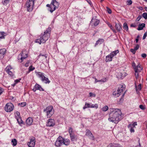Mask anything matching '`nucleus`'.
Listing matches in <instances>:
<instances>
[{
  "label": "nucleus",
  "instance_id": "nucleus-1",
  "mask_svg": "<svg viewBox=\"0 0 147 147\" xmlns=\"http://www.w3.org/2000/svg\"><path fill=\"white\" fill-rule=\"evenodd\" d=\"M123 117V115L120 109H112L111 110L108 120L110 121L117 124Z\"/></svg>",
  "mask_w": 147,
  "mask_h": 147
},
{
  "label": "nucleus",
  "instance_id": "nucleus-2",
  "mask_svg": "<svg viewBox=\"0 0 147 147\" xmlns=\"http://www.w3.org/2000/svg\"><path fill=\"white\" fill-rule=\"evenodd\" d=\"M70 141L68 139H64L61 136H59L55 142V145L57 147H60L62 144L68 146L70 144Z\"/></svg>",
  "mask_w": 147,
  "mask_h": 147
},
{
  "label": "nucleus",
  "instance_id": "nucleus-3",
  "mask_svg": "<svg viewBox=\"0 0 147 147\" xmlns=\"http://www.w3.org/2000/svg\"><path fill=\"white\" fill-rule=\"evenodd\" d=\"M43 111L47 113V116L48 118L51 117L54 114V110L52 106L50 105L47 107L46 109H44Z\"/></svg>",
  "mask_w": 147,
  "mask_h": 147
},
{
  "label": "nucleus",
  "instance_id": "nucleus-4",
  "mask_svg": "<svg viewBox=\"0 0 147 147\" xmlns=\"http://www.w3.org/2000/svg\"><path fill=\"white\" fill-rule=\"evenodd\" d=\"M36 75L38 77L40 78L41 80L43 82H44L46 84L49 83L50 82V81L49 80L48 78L46 77L43 74L40 72H37Z\"/></svg>",
  "mask_w": 147,
  "mask_h": 147
},
{
  "label": "nucleus",
  "instance_id": "nucleus-5",
  "mask_svg": "<svg viewBox=\"0 0 147 147\" xmlns=\"http://www.w3.org/2000/svg\"><path fill=\"white\" fill-rule=\"evenodd\" d=\"M28 53L25 50H23L18 56V58L20 59L21 61L22 62L23 60L28 57Z\"/></svg>",
  "mask_w": 147,
  "mask_h": 147
},
{
  "label": "nucleus",
  "instance_id": "nucleus-6",
  "mask_svg": "<svg viewBox=\"0 0 147 147\" xmlns=\"http://www.w3.org/2000/svg\"><path fill=\"white\" fill-rule=\"evenodd\" d=\"M14 108V106L11 103L8 102L5 105V110L7 112H9L13 110Z\"/></svg>",
  "mask_w": 147,
  "mask_h": 147
},
{
  "label": "nucleus",
  "instance_id": "nucleus-7",
  "mask_svg": "<svg viewBox=\"0 0 147 147\" xmlns=\"http://www.w3.org/2000/svg\"><path fill=\"white\" fill-rule=\"evenodd\" d=\"M26 5L27 11H31L33 10L34 7V3L32 2V1L30 2V0H28L26 3Z\"/></svg>",
  "mask_w": 147,
  "mask_h": 147
},
{
  "label": "nucleus",
  "instance_id": "nucleus-8",
  "mask_svg": "<svg viewBox=\"0 0 147 147\" xmlns=\"http://www.w3.org/2000/svg\"><path fill=\"white\" fill-rule=\"evenodd\" d=\"M51 4V7H53V9H51L50 10V12L52 13L57 8L59 5V3L56 0H52Z\"/></svg>",
  "mask_w": 147,
  "mask_h": 147
},
{
  "label": "nucleus",
  "instance_id": "nucleus-9",
  "mask_svg": "<svg viewBox=\"0 0 147 147\" xmlns=\"http://www.w3.org/2000/svg\"><path fill=\"white\" fill-rule=\"evenodd\" d=\"M50 37V35L46 34L44 33L41 34V36H40L42 40V43H45L48 40Z\"/></svg>",
  "mask_w": 147,
  "mask_h": 147
},
{
  "label": "nucleus",
  "instance_id": "nucleus-10",
  "mask_svg": "<svg viewBox=\"0 0 147 147\" xmlns=\"http://www.w3.org/2000/svg\"><path fill=\"white\" fill-rule=\"evenodd\" d=\"M16 114L18 117L16 116L15 117L18 123L20 125L21 124H23L24 122L23 121H22L21 118L20 116V112L18 111H17Z\"/></svg>",
  "mask_w": 147,
  "mask_h": 147
},
{
  "label": "nucleus",
  "instance_id": "nucleus-11",
  "mask_svg": "<svg viewBox=\"0 0 147 147\" xmlns=\"http://www.w3.org/2000/svg\"><path fill=\"white\" fill-rule=\"evenodd\" d=\"M100 22L99 20L94 18V17H93L91 22V23L92 25H94L95 26H97Z\"/></svg>",
  "mask_w": 147,
  "mask_h": 147
},
{
  "label": "nucleus",
  "instance_id": "nucleus-12",
  "mask_svg": "<svg viewBox=\"0 0 147 147\" xmlns=\"http://www.w3.org/2000/svg\"><path fill=\"white\" fill-rule=\"evenodd\" d=\"M55 124V120L52 119H49L48 120L46 125L49 127L53 126Z\"/></svg>",
  "mask_w": 147,
  "mask_h": 147
},
{
  "label": "nucleus",
  "instance_id": "nucleus-13",
  "mask_svg": "<svg viewBox=\"0 0 147 147\" xmlns=\"http://www.w3.org/2000/svg\"><path fill=\"white\" fill-rule=\"evenodd\" d=\"M35 138L33 137L30 139V141L28 142V146L29 147H34L35 144Z\"/></svg>",
  "mask_w": 147,
  "mask_h": 147
},
{
  "label": "nucleus",
  "instance_id": "nucleus-14",
  "mask_svg": "<svg viewBox=\"0 0 147 147\" xmlns=\"http://www.w3.org/2000/svg\"><path fill=\"white\" fill-rule=\"evenodd\" d=\"M33 122V119L31 117H28L26 121L27 125H30Z\"/></svg>",
  "mask_w": 147,
  "mask_h": 147
},
{
  "label": "nucleus",
  "instance_id": "nucleus-15",
  "mask_svg": "<svg viewBox=\"0 0 147 147\" xmlns=\"http://www.w3.org/2000/svg\"><path fill=\"white\" fill-rule=\"evenodd\" d=\"M113 57L110 54L109 55L106 56V59L105 61L106 62L111 61H112V59Z\"/></svg>",
  "mask_w": 147,
  "mask_h": 147
},
{
  "label": "nucleus",
  "instance_id": "nucleus-16",
  "mask_svg": "<svg viewBox=\"0 0 147 147\" xmlns=\"http://www.w3.org/2000/svg\"><path fill=\"white\" fill-rule=\"evenodd\" d=\"M134 69L135 72V75H136V73L142 70V68L141 67L140 65H138L134 68Z\"/></svg>",
  "mask_w": 147,
  "mask_h": 147
},
{
  "label": "nucleus",
  "instance_id": "nucleus-17",
  "mask_svg": "<svg viewBox=\"0 0 147 147\" xmlns=\"http://www.w3.org/2000/svg\"><path fill=\"white\" fill-rule=\"evenodd\" d=\"M6 50L5 49H0V57H3L4 55L6 53Z\"/></svg>",
  "mask_w": 147,
  "mask_h": 147
},
{
  "label": "nucleus",
  "instance_id": "nucleus-18",
  "mask_svg": "<svg viewBox=\"0 0 147 147\" xmlns=\"http://www.w3.org/2000/svg\"><path fill=\"white\" fill-rule=\"evenodd\" d=\"M120 90L119 89H118L117 92H113V95L115 97H117L119 96L120 95V93L119 92Z\"/></svg>",
  "mask_w": 147,
  "mask_h": 147
},
{
  "label": "nucleus",
  "instance_id": "nucleus-19",
  "mask_svg": "<svg viewBox=\"0 0 147 147\" xmlns=\"http://www.w3.org/2000/svg\"><path fill=\"white\" fill-rule=\"evenodd\" d=\"M34 88H35L37 90H39L40 91H44V89L42 88L40 85L36 84L34 86Z\"/></svg>",
  "mask_w": 147,
  "mask_h": 147
},
{
  "label": "nucleus",
  "instance_id": "nucleus-20",
  "mask_svg": "<svg viewBox=\"0 0 147 147\" xmlns=\"http://www.w3.org/2000/svg\"><path fill=\"white\" fill-rule=\"evenodd\" d=\"M115 27L117 30L118 32H119L121 31L122 29L121 25L119 24H117L116 23L115 25Z\"/></svg>",
  "mask_w": 147,
  "mask_h": 147
},
{
  "label": "nucleus",
  "instance_id": "nucleus-21",
  "mask_svg": "<svg viewBox=\"0 0 147 147\" xmlns=\"http://www.w3.org/2000/svg\"><path fill=\"white\" fill-rule=\"evenodd\" d=\"M47 55L44 54L42 55L40 54L38 56V59H42V60H45L46 59L47 57Z\"/></svg>",
  "mask_w": 147,
  "mask_h": 147
},
{
  "label": "nucleus",
  "instance_id": "nucleus-22",
  "mask_svg": "<svg viewBox=\"0 0 147 147\" xmlns=\"http://www.w3.org/2000/svg\"><path fill=\"white\" fill-rule=\"evenodd\" d=\"M70 139L71 141L73 142L74 141H76L77 140V137L74 134L70 136Z\"/></svg>",
  "mask_w": 147,
  "mask_h": 147
},
{
  "label": "nucleus",
  "instance_id": "nucleus-23",
  "mask_svg": "<svg viewBox=\"0 0 147 147\" xmlns=\"http://www.w3.org/2000/svg\"><path fill=\"white\" fill-rule=\"evenodd\" d=\"M119 89L120 90V91L119 92L121 93V92H123V91L125 90V85L122 84L120 85L118 87V89Z\"/></svg>",
  "mask_w": 147,
  "mask_h": 147
},
{
  "label": "nucleus",
  "instance_id": "nucleus-24",
  "mask_svg": "<svg viewBox=\"0 0 147 147\" xmlns=\"http://www.w3.org/2000/svg\"><path fill=\"white\" fill-rule=\"evenodd\" d=\"M145 26V24L144 23L140 24L137 29L138 30H142L143 28Z\"/></svg>",
  "mask_w": 147,
  "mask_h": 147
},
{
  "label": "nucleus",
  "instance_id": "nucleus-25",
  "mask_svg": "<svg viewBox=\"0 0 147 147\" xmlns=\"http://www.w3.org/2000/svg\"><path fill=\"white\" fill-rule=\"evenodd\" d=\"M135 88L136 91L137 93L138 94L139 92V91L141 90L142 87H141V84H140L138 87L135 84Z\"/></svg>",
  "mask_w": 147,
  "mask_h": 147
},
{
  "label": "nucleus",
  "instance_id": "nucleus-26",
  "mask_svg": "<svg viewBox=\"0 0 147 147\" xmlns=\"http://www.w3.org/2000/svg\"><path fill=\"white\" fill-rule=\"evenodd\" d=\"M123 28L127 32L129 31L128 27L127 24L126 22H124L123 24Z\"/></svg>",
  "mask_w": 147,
  "mask_h": 147
},
{
  "label": "nucleus",
  "instance_id": "nucleus-27",
  "mask_svg": "<svg viewBox=\"0 0 147 147\" xmlns=\"http://www.w3.org/2000/svg\"><path fill=\"white\" fill-rule=\"evenodd\" d=\"M127 127L129 129L131 132H134V130L133 128L134 127H132V124H129L128 125Z\"/></svg>",
  "mask_w": 147,
  "mask_h": 147
},
{
  "label": "nucleus",
  "instance_id": "nucleus-28",
  "mask_svg": "<svg viewBox=\"0 0 147 147\" xmlns=\"http://www.w3.org/2000/svg\"><path fill=\"white\" fill-rule=\"evenodd\" d=\"M11 1V0H3L2 3L3 5L6 6Z\"/></svg>",
  "mask_w": 147,
  "mask_h": 147
},
{
  "label": "nucleus",
  "instance_id": "nucleus-29",
  "mask_svg": "<svg viewBox=\"0 0 147 147\" xmlns=\"http://www.w3.org/2000/svg\"><path fill=\"white\" fill-rule=\"evenodd\" d=\"M119 51L118 50H117L113 52H112L110 54L113 57L114 56H116L117 54L119 53Z\"/></svg>",
  "mask_w": 147,
  "mask_h": 147
},
{
  "label": "nucleus",
  "instance_id": "nucleus-30",
  "mask_svg": "<svg viewBox=\"0 0 147 147\" xmlns=\"http://www.w3.org/2000/svg\"><path fill=\"white\" fill-rule=\"evenodd\" d=\"M35 69V68L32 65L30 66L28 68V71L27 72V74L29 73L30 72L34 70Z\"/></svg>",
  "mask_w": 147,
  "mask_h": 147
},
{
  "label": "nucleus",
  "instance_id": "nucleus-31",
  "mask_svg": "<svg viewBox=\"0 0 147 147\" xmlns=\"http://www.w3.org/2000/svg\"><path fill=\"white\" fill-rule=\"evenodd\" d=\"M68 132L69 134V136H71L74 134L73 129L72 127H70L68 130Z\"/></svg>",
  "mask_w": 147,
  "mask_h": 147
},
{
  "label": "nucleus",
  "instance_id": "nucleus-32",
  "mask_svg": "<svg viewBox=\"0 0 147 147\" xmlns=\"http://www.w3.org/2000/svg\"><path fill=\"white\" fill-rule=\"evenodd\" d=\"M116 76L117 77L118 79H122V75L121 73L120 72L117 73L116 74Z\"/></svg>",
  "mask_w": 147,
  "mask_h": 147
},
{
  "label": "nucleus",
  "instance_id": "nucleus-33",
  "mask_svg": "<svg viewBox=\"0 0 147 147\" xmlns=\"http://www.w3.org/2000/svg\"><path fill=\"white\" fill-rule=\"evenodd\" d=\"M91 106V104L90 103H86L85 105L83 107V109H85L88 108H90Z\"/></svg>",
  "mask_w": 147,
  "mask_h": 147
},
{
  "label": "nucleus",
  "instance_id": "nucleus-34",
  "mask_svg": "<svg viewBox=\"0 0 147 147\" xmlns=\"http://www.w3.org/2000/svg\"><path fill=\"white\" fill-rule=\"evenodd\" d=\"M35 42L38 43L40 44H41V42H42V39L40 37L39 38L36 39L35 41Z\"/></svg>",
  "mask_w": 147,
  "mask_h": 147
},
{
  "label": "nucleus",
  "instance_id": "nucleus-35",
  "mask_svg": "<svg viewBox=\"0 0 147 147\" xmlns=\"http://www.w3.org/2000/svg\"><path fill=\"white\" fill-rule=\"evenodd\" d=\"M51 30V28H48L46 30V31H45L44 33L46 34H49L50 35Z\"/></svg>",
  "mask_w": 147,
  "mask_h": 147
},
{
  "label": "nucleus",
  "instance_id": "nucleus-36",
  "mask_svg": "<svg viewBox=\"0 0 147 147\" xmlns=\"http://www.w3.org/2000/svg\"><path fill=\"white\" fill-rule=\"evenodd\" d=\"M90 135H92V133L90 130L89 129H87L86 130V136H89Z\"/></svg>",
  "mask_w": 147,
  "mask_h": 147
},
{
  "label": "nucleus",
  "instance_id": "nucleus-37",
  "mask_svg": "<svg viewBox=\"0 0 147 147\" xmlns=\"http://www.w3.org/2000/svg\"><path fill=\"white\" fill-rule=\"evenodd\" d=\"M11 143H12V145L13 146H16L17 144V141L16 139H12Z\"/></svg>",
  "mask_w": 147,
  "mask_h": 147
},
{
  "label": "nucleus",
  "instance_id": "nucleus-38",
  "mask_svg": "<svg viewBox=\"0 0 147 147\" xmlns=\"http://www.w3.org/2000/svg\"><path fill=\"white\" fill-rule=\"evenodd\" d=\"M26 105V103L25 102H21V103H19L18 104V106H20L21 107H23L25 106Z\"/></svg>",
  "mask_w": 147,
  "mask_h": 147
},
{
  "label": "nucleus",
  "instance_id": "nucleus-39",
  "mask_svg": "<svg viewBox=\"0 0 147 147\" xmlns=\"http://www.w3.org/2000/svg\"><path fill=\"white\" fill-rule=\"evenodd\" d=\"M113 147H123L120 144L117 143H113Z\"/></svg>",
  "mask_w": 147,
  "mask_h": 147
},
{
  "label": "nucleus",
  "instance_id": "nucleus-40",
  "mask_svg": "<svg viewBox=\"0 0 147 147\" xmlns=\"http://www.w3.org/2000/svg\"><path fill=\"white\" fill-rule=\"evenodd\" d=\"M47 7H49L48 10L49 11H50V10L51 9H53V7H51V4H47L46 5Z\"/></svg>",
  "mask_w": 147,
  "mask_h": 147
},
{
  "label": "nucleus",
  "instance_id": "nucleus-41",
  "mask_svg": "<svg viewBox=\"0 0 147 147\" xmlns=\"http://www.w3.org/2000/svg\"><path fill=\"white\" fill-rule=\"evenodd\" d=\"M108 109V107L107 106H105L102 109V110L103 111H107Z\"/></svg>",
  "mask_w": 147,
  "mask_h": 147
},
{
  "label": "nucleus",
  "instance_id": "nucleus-42",
  "mask_svg": "<svg viewBox=\"0 0 147 147\" xmlns=\"http://www.w3.org/2000/svg\"><path fill=\"white\" fill-rule=\"evenodd\" d=\"M139 108L142 110H144L146 109L145 106H144L143 105H140Z\"/></svg>",
  "mask_w": 147,
  "mask_h": 147
},
{
  "label": "nucleus",
  "instance_id": "nucleus-43",
  "mask_svg": "<svg viewBox=\"0 0 147 147\" xmlns=\"http://www.w3.org/2000/svg\"><path fill=\"white\" fill-rule=\"evenodd\" d=\"M127 5H130L132 4V1L131 0H127Z\"/></svg>",
  "mask_w": 147,
  "mask_h": 147
},
{
  "label": "nucleus",
  "instance_id": "nucleus-44",
  "mask_svg": "<svg viewBox=\"0 0 147 147\" xmlns=\"http://www.w3.org/2000/svg\"><path fill=\"white\" fill-rule=\"evenodd\" d=\"M143 17L145 19H147V13H144L142 14Z\"/></svg>",
  "mask_w": 147,
  "mask_h": 147
},
{
  "label": "nucleus",
  "instance_id": "nucleus-45",
  "mask_svg": "<svg viewBox=\"0 0 147 147\" xmlns=\"http://www.w3.org/2000/svg\"><path fill=\"white\" fill-rule=\"evenodd\" d=\"M88 137H89V138L90 139H91L93 140H94V137L92 133V135H90Z\"/></svg>",
  "mask_w": 147,
  "mask_h": 147
},
{
  "label": "nucleus",
  "instance_id": "nucleus-46",
  "mask_svg": "<svg viewBox=\"0 0 147 147\" xmlns=\"http://www.w3.org/2000/svg\"><path fill=\"white\" fill-rule=\"evenodd\" d=\"M106 8L107 9V11L108 13L109 14H111L112 12L111 9L107 7H106Z\"/></svg>",
  "mask_w": 147,
  "mask_h": 147
},
{
  "label": "nucleus",
  "instance_id": "nucleus-47",
  "mask_svg": "<svg viewBox=\"0 0 147 147\" xmlns=\"http://www.w3.org/2000/svg\"><path fill=\"white\" fill-rule=\"evenodd\" d=\"M89 96L91 97H95L96 96V94L92 92H90L89 93Z\"/></svg>",
  "mask_w": 147,
  "mask_h": 147
},
{
  "label": "nucleus",
  "instance_id": "nucleus-48",
  "mask_svg": "<svg viewBox=\"0 0 147 147\" xmlns=\"http://www.w3.org/2000/svg\"><path fill=\"white\" fill-rule=\"evenodd\" d=\"M11 69V67L9 66H7L5 68V70L6 71L10 70Z\"/></svg>",
  "mask_w": 147,
  "mask_h": 147
},
{
  "label": "nucleus",
  "instance_id": "nucleus-49",
  "mask_svg": "<svg viewBox=\"0 0 147 147\" xmlns=\"http://www.w3.org/2000/svg\"><path fill=\"white\" fill-rule=\"evenodd\" d=\"M136 51L134 49H130V51L133 53L134 54L135 53Z\"/></svg>",
  "mask_w": 147,
  "mask_h": 147
},
{
  "label": "nucleus",
  "instance_id": "nucleus-50",
  "mask_svg": "<svg viewBox=\"0 0 147 147\" xmlns=\"http://www.w3.org/2000/svg\"><path fill=\"white\" fill-rule=\"evenodd\" d=\"M7 72L9 75L11 76H12L13 75V73L10 70L6 71Z\"/></svg>",
  "mask_w": 147,
  "mask_h": 147
},
{
  "label": "nucleus",
  "instance_id": "nucleus-51",
  "mask_svg": "<svg viewBox=\"0 0 147 147\" xmlns=\"http://www.w3.org/2000/svg\"><path fill=\"white\" fill-rule=\"evenodd\" d=\"M98 40H99L100 44H101L102 43L104 42V40L103 39H99Z\"/></svg>",
  "mask_w": 147,
  "mask_h": 147
},
{
  "label": "nucleus",
  "instance_id": "nucleus-52",
  "mask_svg": "<svg viewBox=\"0 0 147 147\" xmlns=\"http://www.w3.org/2000/svg\"><path fill=\"white\" fill-rule=\"evenodd\" d=\"M139 47V46L138 45H136V46L134 47V49L136 51L137 50H138Z\"/></svg>",
  "mask_w": 147,
  "mask_h": 147
},
{
  "label": "nucleus",
  "instance_id": "nucleus-53",
  "mask_svg": "<svg viewBox=\"0 0 147 147\" xmlns=\"http://www.w3.org/2000/svg\"><path fill=\"white\" fill-rule=\"evenodd\" d=\"M30 62L29 61H28L25 65V66L27 67H28L29 66V64Z\"/></svg>",
  "mask_w": 147,
  "mask_h": 147
},
{
  "label": "nucleus",
  "instance_id": "nucleus-54",
  "mask_svg": "<svg viewBox=\"0 0 147 147\" xmlns=\"http://www.w3.org/2000/svg\"><path fill=\"white\" fill-rule=\"evenodd\" d=\"M107 24L108 25V26H109L110 28L111 29H112V28H113V27L112 26V25H111V24H110L109 23H107Z\"/></svg>",
  "mask_w": 147,
  "mask_h": 147
},
{
  "label": "nucleus",
  "instance_id": "nucleus-55",
  "mask_svg": "<svg viewBox=\"0 0 147 147\" xmlns=\"http://www.w3.org/2000/svg\"><path fill=\"white\" fill-rule=\"evenodd\" d=\"M91 6L92 5V3L90 0H85Z\"/></svg>",
  "mask_w": 147,
  "mask_h": 147
},
{
  "label": "nucleus",
  "instance_id": "nucleus-56",
  "mask_svg": "<svg viewBox=\"0 0 147 147\" xmlns=\"http://www.w3.org/2000/svg\"><path fill=\"white\" fill-rule=\"evenodd\" d=\"M142 17L141 16H138L136 19V20H137V21H139L141 18Z\"/></svg>",
  "mask_w": 147,
  "mask_h": 147
},
{
  "label": "nucleus",
  "instance_id": "nucleus-57",
  "mask_svg": "<svg viewBox=\"0 0 147 147\" xmlns=\"http://www.w3.org/2000/svg\"><path fill=\"white\" fill-rule=\"evenodd\" d=\"M107 80L106 78H105L104 79H102L101 80H100V82H105L107 81Z\"/></svg>",
  "mask_w": 147,
  "mask_h": 147
},
{
  "label": "nucleus",
  "instance_id": "nucleus-58",
  "mask_svg": "<svg viewBox=\"0 0 147 147\" xmlns=\"http://www.w3.org/2000/svg\"><path fill=\"white\" fill-rule=\"evenodd\" d=\"M138 142H139V144L137 146H136V147H142L140 146V139L139 138H138Z\"/></svg>",
  "mask_w": 147,
  "mask_h": 147
},
{
  "label": "nucleus",
  "instance_id": "nucleus-59",
  "mask_svg": "<svg viewBox=\"0 0 147 147\" xmlns=\"http://www.w3.org/2000/svg\"><path fill=\"white\" fill-rule=\"evenodd\" d=\"M141 56L142 57H143L144 58H145L146 57V54H145V53H142L141 55Z\"/></svg>",
  "mask_w": 147,
  "mask_h": 147
},
{
  "label": "nucleus",
  "instance_id": "nucleus-60",
  "mask_svg": "<svg viewBox=\"0 0 147 147\" xmlns=\"http://www.w3.org/2000/svg\"><path fill=\"white\" fill-rule=\"evenodd\" d=\"M113 144L111 143L107 147H113Z\"/></svg>",
  "mask_w": 147,
  "mask_h": 147
},
{
  "label": "nucleus",
  "instance_id": "nucleus-61",
  "mask_svg": "<svg viewBox=\"0 0 147 147\" xmlns=\"http://www.w3.org/2000/svg\"><path fill=\"white\" fill-rule=\"evenodd\" d=\"M146 36H147V33H146V32L144 34V36L143 37V39H144L145 38Z\"/></svg>",
  "mask_w": 147,
  "mask_h": 147
},
{
  "label": "nucleus",
  "instance_id": "nucleus-62",
  "mask_svg": "<svg viewBox=\"0 0 147 147\" xmlns=\"http://www.w3.org/2000/svg\"><path fill=\"white\" fill-rule=\"evenodd\" d=\"M130 26L135 28L136 27V25L135 24H131L130 25Z\"/></svg>",
  "mask_w": 147,
  "mask_h": 147
},
{
  "label": "nucleus",
  "instance_id": "nucleus-63",
  "mask_svg": "<svg viewBox=\"0 0 147 147\" xmlns=\"http://www.w3.org/2000/svg\"><path fill=\"white\" fill-rule=\"evenodd\" d=\"M132 127H135V126L137 125V122H134L133 124H132Z\"/></svg>",
  "mask_w": 147,
  "mask_h": 147
},
{
  "label": "nucleus",
  "instance_id": "nucleus-64",
  "mask_svg": "<svg viewBox=\"0 0 147 147\" xmlns=\"http://www.w3.org/2000/svg\"><path fill=\"white\" fill-rule=\"evenodd\" d=\"M132 65L134 68L136 67V64L134 62L132 63Z\"/></svg>",
  "mask_w": 147,
  "mask_h": 147
}]
</instances>
